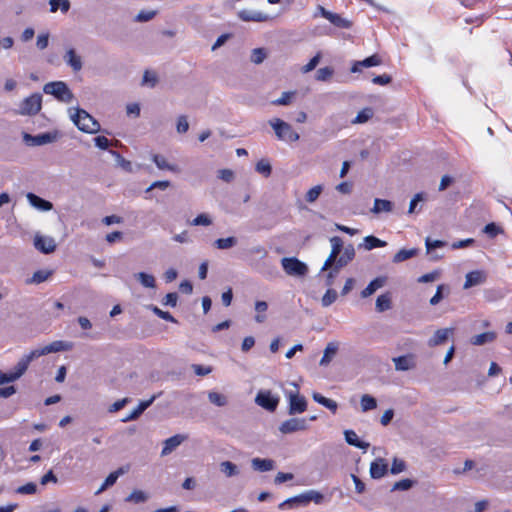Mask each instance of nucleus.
Wrapping results in <instances>:
<instances>
[{"instance_id":"40","label":"nucleus","mask_w":512,"mask_h":512,"mask_svg":"<svg viewBox=\"0 0 512 512\" xmlns=\"http://www.w3.org/2000/svg\"><path fill=\"white\" fill-rule=\"evenodd\" d=\"M374 115V111L371 107H366L358 112L355 119L352 121L353 124H363L369 121Z\"/></svg>"},{"instance_id":"57","label":"nucleus","mask_w":512,"mask_h":512,"mask_svg":"<svg viewBox=\"0 0 512 512\" xmlns=\"http://www.w3.org/2000/svg\"><path fill=\"white\" fill-rule=\"evenodd\" d=\"M157 14L155 10H141L136 16V22H148L152 20Z\"/></svg>"},{"instance_id":"50","label":"nucleus","mask_w":512,"mask_h":512,"mask_svg":"<svg viewBox=\"0 0 512 512\" xmlns=\"http://www.w3.org/2000/svg\"><path fill=\"white\" fill-rule=\"evenodd\" d=\"M267 57L266 50L264 48H255L251 53V62L254 64H261Z\"/></svg>"},{"instance_id":"27","label":"nucleus","mask_w":512,"mask_h":512,"mask_svg":"<svg viewBox=\"0 0 512 512\" xmlns=\"http://www.w3.org/2000/svg\"><path fill=\"white\" fill-rule=\"evenodd\" d=\"M355 257V249L352 244H348L341 256L337 257L333 264H336L338 267H345L349 262H351Z\"/></svg>"},{"instance_id":"62","label":"nucleus","mask_w":512,"mask_h":512,"mask_svg":"<svg viewBox=\"0 0 512 512\" xmlns=\"http://www.w3.org/2000/svg\"><path fill=\"white\" fill-rule=\"evenodd\" d=\"M321 59V53L318 52L314 57L310 59V61L302 67L303 73H308L316 68Z\"/></svg>"},{"instance_id":"38","label":"nucleus","mask_w":512,"mask_h":512,"mask_svg":"<svg viewBox=\"0 0 512 512\" xmlns=\"http://www.w3.org/2000/svg\"><path fill=\"white\" fill-rule=\"evenodd\" d=\"M238 240L236 237L219 238L214 241V246L219 250H227L237 245Z\"/></svg>"},{"instance_id":"24","label":"nucleus","mask_w":512,"mask_h":512,"mask_svg":"<svg viewBox=\"0 0 512 512\" xmlns=\"http://www.w3.org/2000/svg\"><path fill=\"white\" fill-rule=\"evenodd\" d=\"M306 496L305 492L296 495L294 497L288 498L282 503L279 504L280 510L293 509L300 506H306Z\"/></svg>"},{"instance_id":"60","label":"nucleus","mask_w":512,"mask_h":512,"mask_svg":"<svg viewBox=\"0 0 512 512\" xmlns=\"http://www.w3.org/2000/svg\"><path fill=\"white\" fill-rule=\"evenodd\" d=\"M406 470V463L404 460L395 457L392 461L390 472L393 475L399 474Z\"/></svg>"},{"instance_id":"12","label":"nucleus","mask_w":512,"mask_h":512,"mask_svg":"<svg viewBox=\"0 0 512 512\" xmlns=\"http://www.w3.org/2000/svg\"><path fill=\"white\" fill-rule=\"evenodd\" d=\"M330 243H331L332 249H331L330 255L324 262V264L321 268V271L328 270V268L332 266V264L335 262L336 258L339 256V254L341 253L342 248H343V241L338 236H333L332 238H330Z\"/></svg>"},{"instance_id":"16","label":"nucleus","mask_w":512,"mask_h":512,"mask_svg":"<svg viewBox=\"0 0 512 512\" xmlns=\"http://www.w3.org/2000/svg\"><path fill=\"white\" fill-rule=\"evenodd\" d=\"M63 59L65 63L71 67L74 72H79L83 67L81 56H79L74 48L66 50Z\"/></svg>"},{"instance_id":"49","label":"nucleus","mask_w":512,"mask_h":512,"mask_svg":"<svg viewBox=\"0 0 512 512\" xmlns=\"http://www.w3.org/2000/svg\"><path fill=\"white\" fill-rule=\"evenodd\" d=\"M334 74V69L332 67H323L317 70L315 78L318 81H328Z\"/></svg>"},{"instance_id":"58","label":"nucleus","mask_w":512,"mask_h":512,"mask_svg":"<svg viewBox=\"0 0 512 512\" xmlns=\"http://www.w3.org/2000/svg\"><path fill=\"white\" fill-rule=\"evenodd\" d=\"M255 170L258 173L264 175L265 177H268L271 174L272 167L268 161L260 160L259 162H257Z\"/></svg>"},{"instance_id":"46","label":"nucleus","mask_w":512,"mask_h":512,"mask_svg":"<svg viewBox=\"0 0 512 512\" xmlns=\"http://www.w3.org/2000/svg\"><path fill=\"white\" fill-rule=\"evenodd\" d=\"M51 274L52 272L49 270H38L33 273L31 279L28 280L27 282L33 284H40L46 281L51 276Z\"/></svg>"},{"instance_id":"10","label":"nucleus","mask_w":512,"mask_h":512,"mask_svg":"<svg viewBox=\"0 0 512 512\" xmlns=\"http://www.w3.org/2000/svg\"><path fill=\"white\" fill-rule=\"evenodd\" d=\"M57 135L55 133L45 132L38 135H30L24 133L23 140L29 146H42L45 144L52 143L56 140Z\"/></svg>"},{"instance_id":"34","label":"nucleus","mask_w":512,"mask_h":512,"mask_svg":"<svg viewBox=\"0 0 512 512\" xmlns=\"http://www.w3.org/2000/svg\"><path fill=\"white\" fill-rule=\"evenodd\" d=\"M49 6L51 13H56L60 10L63 14H66L71 7V3L69 0H49Z\"/></svg>"},{"instance_id":"25","label":"nucleus","mask_w":512,"mask_h":512,"mask_svg":"<svg viewBox=\"0 0 512 512\" xmlns=\"http://www.w3.org/2000/svg\"><path fill=\"white\" fill-rule=\"evenodd\" d=\"M251 467L255 471L268 472L275 468V461L267 458H253L251 460Z\"/></svg>"},{"instance_id":"53","label":"nucleus","mask_w":512,"mask_h":512,"mask_svg":"<svg viewBox=\"0 0 512 512\" xmlns=\"http://www.w3.org/2000/svg\"><path fill=\"white\" fill-rule=\"evenodd\" d=\"M294 95H295L294 91L283 92L281 97L272 101V104L277 105V106L289 105L291 103V99Z\"/></svg>"},{"instance_id":"14","label":"nucleus","mask_w":512,"mask_h":512,"mask_svg":"<svg viewBox=\"0 0 512 512\" xmlns=\"http://www.w3.org/2000/svg\"><path fill=\"white\" fill-rule=\"evenodd\" d=\"M392 361L397 371H408L416 367V360L413 354L394 357Z\"/></svg>"},{"instance_id":"22","label":"nucleus","mask_w":512,"mask_h":512,"mask_svg":"<svg viewBox=\"0 0 512 512\" xmlns=\"http://www.w3.org/2000/svg\"><path fill=\"white\" fill-rule=\"evenodd\" d=\"M156 396H152L149 400L141 401L138 406L131 411L127 416H125L122 421L130 422L136 420L140 417V415L154 402Z\"/></svg>"},{"instance_id":"30","label":"nucleus","mask_w":512,"mask_h":512,"mask_svg":"<svg viewBox=\"0 0 512 512\" xmlns=\"http://www.w3.org/2000/svg\"><path fill=\"white\" fill-rule=\"evenodd\" d=\"M375 307L376 310L380 313L390 310L392 308L391 294L389 292H386L384 294L379 295L376 299Z\"/></svg>"},{"instance_id":"9","label":"nucleus","mask_w":512,"mask_h":512,"mask_svg":"<svg viewBox=\"0 0 512 512\" xmlns=\"http://www.w3.org/2000/svg\"><path fill=\"white\" fill-rule=\"evenodd\" d=\"M33 244L35 249L43 254H50L54 252L57 247L56 241L53 237L42 236L39 233L34 236Z\"/></svg>"},{"instance_id":"21","label":"nucleus","mask_w":512,"mask_h":512,"mask_svg":"<svg viewBox=\"0 0 512 512\" xmlns=\"http://www.w3.org/2000/svg\"><path fill=\"white\" fill-rule=\"evenodd\" d=\"M26 198L31 206L41 211H50L53 205L50 201H47L34 193H27Z\"/></svg>"},{"instance_id":"3","label":"nucleus","mask_w":512,"mask_h":512,"mask_svg":"<svg viewBox=\"0 0 512 512\" xmlns=\"http://www.w3.org/2000/svg\"><path fill=\"white\" fill-rule=\"evenodd\" d=\"M269 125L273 128L277 139L280 141L296 142L300 138L299 134L289 123L279 118L269 120Z\"/></svg>"},{"instance_id":"47","label":"nucleus","mask_w":512,"mask_h":512,"mask_svg":"<svg viewBox=\"0 0 512 512\" xmlns=\"http://www.w3.org/2000/svg\"><path fill=\"white\" fill-rule=\"evenodd\" d=\"M148 309H150L155 315H157L159 318H161L163 320H166V321H169L172 323L177 322V320L169 312L163 311L155 305H152V304L149 305Z\"/></svg>"},{"instance_id":"35","label":"nucleus","mask_w":512,"mask_h":512,"mask_svg":"<svg viewBox=\"0 0 512 512\" xmlns=\"http://www.w3.org/2000/svg\"><path fill=\"white\" fill-rule=\"evenodd\" d=\"M392 208H393V204L391 201L376 198L374 200V206L371 211L375 214H378L380 212H391Z\"/></svg>"},{"instance_id":"7","label":"nucleus","mask_w":512,"mask_h":512,"mask_svg":"<svg viewBox=\"0 0 512 512\" xmlns=\"http://www.w3.org/2000/svg\"><path fill=\"white\" fill-rule=\"evenodd\" d=\"M41 105L42 95L39 93L32 94L22 101L20 105V114L35 115L40 111Z\"/></svg>"},{"instance_id":"48","label":"nucleus","mask_w":512,"mask_h":512,"mask_svg":"<svg viewBox=\"0 0 512 512\" xmlns=\"http://www.w3.org/2000/svg\"><path fill=\"white\" fill-rule=\"evenodd\" d=\"M338 294L334 289H328L321 299L323 307H329L337 300Z\"/></svg>"},{"instance_id":"26","label":"nucleus","mask_w":512,"mask_h":512,"mask_svg":"<svg viewBox=\"0 0 512 512\" xmlns=\"http://www.w3.org/2000/svg\"><path fill=\"white\" fill-rule=\"evenodd\" d=\"M386 283V277L380 276L373 279L367 286L361 291V297L367 298L373 295L378 289L382 288Z\"/></svg>"},{"instance_id":"43","label":"nucleus","mask_w":512,"mask_h":512,"mask_svg":"<svg viewBox=\"0 0 512 512\" xmlns=\"http://www.w3.org/2000/svg\"><path fill=\"white\" fill-rule=\"evenodd\" d=\"M208 399L217 407H224L228 404V398L225 395L215 391L208 393Z\"/></svg>"},{"instance_id":"33","label":"nucleus","mask_w":512,"mask_h":512,"mask_svg":"<svg viewBox=\"0 0 512 512\" xmlns=\"http://www.w3.org/2000/svg\"><path fill=\"white\" fill-rule=\"evenodd\" d=\"M387 243L373 235H369L364 237L363 244L359 245V247L363 246L366 250H372L378 247H385Z\"/></svg>"},{"instance_id":"63","label":"nucleus","mask_w":512,"mask_h":512,"mask_svg":"<svg viewBox=\"0 0 512 512\" xmlns=\"http://www.w3.org/2000/svg\"><path fill=\"white\" fill-rule=\"evenodd\" d=\"M483 232L487 234L490 238L496 237L498 234L502 233L503 230L497 226L495 223H489L485 225Z\"/></svg>"},{"instance_id":"51","label":"nucleus","mask_w":512,"mask_h":512,"mask_svg":"<svg viewBox=\"0 0 512 512\" xmlns=\"http://www.w3.org/2000/svg\"><path fill=\"white\" fill-rule=\"evenodd\" d=\"M322 190H323L322 185H316V186L312 187L311 189H309L307 191V193L305 195V200L308 203L315 202L318 199V197L320 196Z\"/></svg>"},{"instance_id":"23","label":"nucleus","mask_w":512,"mask_h":512,"mask_svg":"<svg viewBox=\"0 0 512 512\" xmlns=\"http://www.w3.org/2000/svg\"><path fill=\"white\" fill-rule=\"evenodd\" d=\"M127 471H128V469H126L124 467H120L117 470H115L114 472H111L106 477V479L104 480V482L102 483V485L99 487V489L96 491L95 494L99 495L102 492H104L107 488L113 486L116 483V481L119 478V476L123 475Z\"/></svg>"},{"instance_id":"54","label":"nucleus","mask_w":512,"mask_h":512,"mask_svg":"<svg viewBox=\"0 0 512 512\" xmlns=\"http://www.w3.org/2000/svg\"><path fill=\"white\" fill-rule=\"evenodd\" d=\"M109 153L114 157L116 163L121 166L124 170H131V162L121 156V154L115 150H110Z\"/></svg>"},{"instance_id":"11","label":"nucleus","mask_w":512,"mask_h":512,"mask_svg":"<svg viewBox=\"0 0 512 512\" xmlns=\"http://www.w3.org/2000/svg\"><path fill=\"white\" fill-rule=\"evenodd\" d=\"M72 349V343L71 342H66V341H61V340H58V341H54L42 348H38V349H34L33 351L35 352L37 358L40 357V356H43V355H47V354H50V353H56V352H61V351H68Z\"/></svg>"},{"instance_id":"18","label":"nucleus","mask_w":512,"mask_h":512,"mask_svg":"<svg viewBox=\"0 0 512 512\" xmlns=\"http://www.w3.org/2000/svg\"><path fill=\"white\" fill-rule=\"evenodd\" d=\"M187 439L186 435L176 434L168 439H166L163 443V448L161 451L162 456L169 455L172 453L178 446H180Z\"/></svg>"},{"instance_id":"8","label":"nucleus","mask_w":512,"mask_h":512,"mask_svg":"<svg viewBox=\"0 0 512 512\" xmlns=\"http://www.w3.org/2000/svg\"><path fill=\"white\" fill-rule=\"evenodd\" d=\"M309 427L306 418H290L281 423L279 431L282 434H291L298 431H305Z\"/></svg>"},{"instance_id":"59","label":"nucleus","mask_w":512,"mask_h":512,"mask_svg":"<svg viewBox=\"0 0 512 512\" xmlns=\"http://www.w3.org/2000/svg\"><path fill=\"white\" fill-rule=\"evenodd\" d=\"M212 224V220L208 214L201 213L197 217H195L191 225L193 226H209Z\"/></svg>"},{"instance_id":"41","label":"nucleus","mask_w":512,"mask_h":512,"mask_svg":"<svg viewBox=\"0 0 512 512\" xmlns=\"http://www.w3.org/2000/svg\"><path fill=\"white\" fill-rule=\"evenodd\" d=\"M334 26L339 28L348 29L352 26V22L346 18H343L341 15L332 13L329 15V20Z\"/></svg>"},{"instance_id":"52","label":"nucleus","mask_w":512,"mask_h":512,"mask_svg":"<svg viewBox=\"0 0 512 512\" xmlns=\"http://www.w3.org/2000/svg\"><path fill=\"white\" fill-rule=\"evenodd\" d=\"M158 83V76L155 72L146 70L143 74L142 84L149 85L150 87H155Z\"/></svg>"},{"instance_id":"4","label":"nucleus","mask_w":512,"mask_h":512,"mask_svg":"<svg viewBox=\"0 0 512 512\" xmlns=\"http://www.w3.org/2000/svg\"><path fill=\"white\" fill-rule=\"evenodd\" d=\"M281 266L284 270V272L288 276L292 277H305L308 272L309 268L306 263L300 261L296 257H284L281 259Z\"/></svg>"},{"instance_id":"56","label":"nucleus","mask_w":512,"mask_h":512,"mask_svg":"<svg viewBox=\"0 0 512 512\" xmlns=\"http://www.w3.org/2000/svg\"><path fill=\"white\" fill-rule=\"evenodd\" d=\"M153 161L154 163L156 164V166L161 169V170H170V171H174L175 170V167L173 165H170L165 157L161 156V155H158V154H155L153 156Z\"/></svg>"},{"instance_id":"20","label":"nucleus","mask_w":512,"mask_h":512,"mask_svg":"<svg viewBox=\"0 0 512 512\" xmlns=\"http://www.w3.org/2000/svg\"><path fill=\"white\" fill-rule=\"evenodd\" d=\"M486 280V275L483 271L474 270L466 274L465 283L463 288L468 289L473 286L480 285Z\"/></svg>"},{"instance_id":"36","label":"nucleus","mask_w":512,"mask_h":512,"mask_svg":"<svg viewBox=\"0 0 512 512\" xmlns=\"http://www.w3.org/2000/svg\"><path fill=\"white\" fill-rule=\"evenodd\" d=\"M135 278L140 282V284L145 288H155L156 287V281L153 275L145 273V272H139L136 273Z\"/></svg>"},{"instance_id":"5","label":"nucleus","mask_w":512,"mask_h":512,"mask_svg":"<svg viewBox=\"0 0 512 512\" xmlns=\"http://www.w3.org/2000/svg\"><path fill=\"white\" fill-rule=\"evenodd\" d=\"M279 401V397L273 395L270 390H261L255 397V403L270 412L277 409Z\"/></svg>"},{"instance_id":"55","label":"nucleus","mask_w":512,"mask_h":512,"mask_svg":"<svg viewBox=\"0 0 512 512\" xmlns=\"http://www.w3.org/2000/svg\"><path fill=\"white\" fill-rule=\"evenodd\" d=\"M305 496H306V504L307 505L312 501L316 504H320L324 499L323 494H321L320 492H318L316 490L305 491Z\"/></svg>"},{"instance_id":"32","label":"nucleus","mask_w":512,"mask_h":512,"mask_svg":"<svg viewBox=\"0 0 512 512\" xmlns=\"http://www.w3.org/2000/svg\"><path fill=\"white\" fill-rule=\"evenodd\" d=\"M418 252L419 250L417 248L401 249L394 255L392 261L393 263H401L416 256Z\"/></svg>"},{"instance_id":"19","label":"nucleus","mask_w":512,"mask_h":512,"mask_svg":"<svg viewBox=\"0 0 512 512\" xmlns=\"http://www.w3.org/2000/svg\"><path fill=\"white\" fill-rule=\"evenodd\" d=\"M382 64V59L377 54L371 55L362 61H355L351 67L352 73L361 72L362 68H369Z\"/></svg>"},{"instance_id":"44","label":"nucleus","mask_w":512,"mask_h":512,"mask_svg":"<svg viewBox=\"0 0 512 512\" xmlns=\"http://www.w3.org/2000/svg\"><path fill=\"white\" fill-rule=\"evenodd\" d=\"M148 495L142 490H133L125 499L126 502L144 503L148 500Z\"/></svg>"},{"instance_id":"31","label":"nucleus","mask_w":512,"mask_h":512,"mask_svg":"<svg viewBox=\"0 0 512 512\" xmlns=\"http://www.w3.org/2000/svg\"><path fill=\"white\" fill-rule=\"evenodd\" d=\"M338 351V344L336 342H329L324 350V354L320 360L321 366H327Z\"/></svg>"},{"instance_id":"37","label":"nucleus","mask_w":512,"mask_h":512,"mask_svg":"<svg viewBox=\"0 0 512 512\" xmlns=\"http://www.w3.org/2000/svg\"><path fill=\"white\" fill-rule=\"evenodd\" d=\"M220 471L224 473L226 477L237 476L240 473L238 466L231 461L221 462Z\"/></svg>"},{"instance_id":"28","label":"nucleus","mask_w":512,"mask_h":512,"mask_svg":"<svg viewBox=\"0 0 512 512\" xmlns=\"http://www.w3.org/2000/svg\"><path fill=\"white\" fill-rule=\"evenodd\" d=\"M345 441L356 448L366 450L370 444L368 442H364L359 440L357 434L353 430H345L344 431Z\"/></svg>"},{"instance_id":"1","label":"nucleus","mask_w":512,"mask_h":512,"mask_svg":"<svg viewBox=\"0 0 512 512\" xmlns=\"http://www.w3.org/2000/svg\"><path fill=\"white\" fill-rule=\"evenodd\" d=\"M70 119L82 132L94 134L100 130L99 122L82 108H69Z\"/></svg>"},{"instance_id":"2","label":"nucleus","mask_w":512,"mask_h":512,"mask_svg":"<svg viewBox=\"0 0 512 512\" xmlns=\"http://www.w3.org/2000/svg\"><path fill=\"white\" fill-rule=\"evenodd\" d=\"M43 92L54 96L58 101L63 103H71L75 98L68 85L63 81L46 83L43 87Z\"/></svg>"},{"instance_id":"61","label":"nucleus","mask_w":512,"mask_h":512,"mask_svg":"<svg viewBox=\"0 0 512 512\" xmlns=\"http://www.w3.org/2000/svg\"><path fill=\"white\" fill-rule=\"evenodd\" d=\"M413 481L410 479H402L394 483L391 491H406L412 488Z\"/></svg>"},{"instance_id":"13","label":"nucleus","mask_w":512,"mask_h":512,"mask_svg":"<svg viewBox=\"0 0 512 512\" xmlns=\"http://www.w3.org/2000/svg\"><path fill=\"white\" fill-rule=\"evenodd\" d=\"M36 358H37V356H36L35 352L32 350L30 353L24 355L18 361V363L14 367V371L10 372L15 381L17 379H19L26 372L31 361H33Z\"/></svg>"},{"instance_id":"39","label":"nucleus","mask_w":512,"mask_h":512,"mask_svg":"<svg viewBox=\"0 0 512 512\" xmlns=\"http://www.w3.org/2000/svg\"><path fill=\"white\" fill-rule=\"evenodd\" d=\"M360 405L363 412H368L377 407V401L373 396L364 394L361 396Z\"/></svg>"},{"instance_id":"29","label":"nucleus","mask_w":512,"mask_h":512,"mask_svg":"<svg viewBox=\"0 0 512 512\" xmlns=\"http://www.w3.org/2000/svg\"><path fill=\"white\" fill-rule=\"evenodd\" d=\"M451 332H452V329H450V328L438 329L434 333V335L428 340V345L430 347H435V346L441 345L448 339V336Z\"/></svg>"},{"instance_id":"45","label":"nucleus","mask_w":512,"mask_h":512,"mask_svg":"<svg viewBox=\"0 0 512 512\" xmlns=\"http://www.w3.org/2000/svg\"><path fill=\"white\" fill-rule=\"evenodd\" d=\"M268 309V304L265 301H256L255 310L257 311V315L255 316V321L257 323H263L266 320V315L264 314Z\"/></svg>"},{"instance_id":"15","label":"nucleus","mask_w":512,"mask_h":512,"mask_svg":"<svg viewBox=\"0 0 512 512\" xmlns=\"http://www.w3.org/2000/svg\"><path fill=\"white\" fill-rule=\"evenodd\" d=\"M238 17L245 22H265L270 20V16L256 10L243 9L238 12Z\"/></svg>"},{"instance_id":"17","label":"nucleus","mask_w":512,"mask_h":512,"mask_svg":"<svg viewBox=\"0 0 512 512\" xmlns=\"http://www.w3.org/2000/svg\"><path fill=\"white\" fill-rule=\"evenodd\" d=\"M388 472V464L385 459L377 458L370 464L369 473L371 478L380 479L384 477Z\"/></svg>"},{"instance_id":"6","label":"nucleus","mask_w":512,"mask_h":512,"mask_svg":"<svg viewBox=\"0 0 512 512\" xmlns=\"http://www.w3.org/2000/svg\"><path fill=\"white\" fill-rule=\"evenodd\" d=\"M286 395L289 402V415L301 414L307 410V400L304 396L300 395L298 391L288 392Z\"/></svg>"},{"instance_id":"42","label":"nucleus","mask_w":512,"mask_h":512,"mask_svg":"<svg viewBox=\"0 0 512 512\" xmlns=\"http://www.w3.org/2000/svg\"><path fill=\"white\" fill-rule=\"evenodd\" d=\"M496 335L494 332H484L478 335H475L472 338V344L474 345H484L486 343L492 342L495 339Z\"/></svg>"},{"instance_id":"64","label":"nucleus","mask_w":512,"mask_h":512,"mask_svg":"<svg viewBox=\"0 0 512 512\" xmlns=\"http://www.w3.org/2000/svg\"><path fill=\"white\" fill-rule=\"evenodd\" d=\"M37 491V485L33 482H29L25 485H22V486H19L17 489H16V493L18 494H35Z\"/></svg>"}]
</instances>
